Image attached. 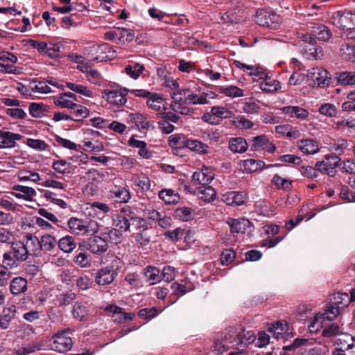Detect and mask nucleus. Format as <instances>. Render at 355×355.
I'll return each mask as SVG.
<instances>
[{"label": "nucleus", "mask_w": 355, "mask_h": 355, "mask_svg": "<svg viewBox=\"0 0 355 355\" xmlns=\"http://www.w3.org/2000/svg\"><path fill=\"white\" fill-rule=\"evenodd\" d=\"M239 326L226 329L218 334L214 342L215 349L220 354L230 349H239Z\"/></svg>", "instance_id": "nucleus-1"}, {"label": "nucleus", "mask_w": 355, "mask_h": 355, "mask_svg": "<svg viewBox=\"0 0 355 355\" xmlns=\"http://www.w3.org/2000/svg\"><path fill=\"white\" fill-rule=\"evenodd\" d=\"M171 97L173 102L171 104V108L175 112L182 115H191L193 113V109L188 107L187 88L178 89L171 93Z\"/></svg>", "instance_id": "nucleus-2"}, {"label": "nucleus", "mask_w": 355, "mask_h": 355, "mask_svg": "<svg viewBox=\"0 0 355 355\" xmlns=\"http://www.w3.org/2000/svg\"><path fill=\"white\" fill-rule=\"evenodd\" d=\"M78 248L81 250H89L95 254H102L107 250L108 243L105 239L94 235L87 240H84L78 243Z\"/></svg>", "instance_id": "nucleus-3"}, {"label": "nucleus", "mask_w": 355, "mask_h": 355, "mask_svg": "<svg viewBox=\"0 0 355 355\" xmlns=\"http://www.w3.org/2000/svg\"><path fill=\"white\" fill-rule=\"evenodd\" d=\"M331 21L341 29H352L355 27V14L347 10L336 11L332 14Z\"/></svg>", "instance_id": "nucleus-4"}, {"label": "nucleus", "mask_w": 355, "mask_h": 355, "mask_svg": "<svg viewBox=\"0 0 355 355\" xmlns=\"http://www.w3.org/2000/svg\"><path fill=\"white\" fill-rule=\"evenodd\" d=\"M254 20L259 26L274 29L277 27L281 18L272 11L261 9L257 11Z\"/></svg>", "instance_id": "nucleus-5"}, {"label": "nucleus", "mask_w": 355, "mask_h": 355, "mask_svg": "<svg viewBox=\"0 0 355 355\" xmlns=\"http://www.w3.org/2000/svg\"><path fill=\"white\" fill-rule=\"evenodd\" d=\"M340 162L341 159L337 155H326L324 160L315 164V166L320 172L333 177L336 172L335 168Z\"/></svg>", "instance_id": "nucleus-6"}, {"label": "nucleus", "mask_w": 355, "mask_h": 355, "mask_svg": "<svg viewBox=\"0 0 355 355\" xmlns=\"http://www.w3.org/2000/svg\"><path fill=\"white\" fill-rule=\"evenodd\" d=\"M116 275L114 266H107L96 272L95 282L100 286H105L113 282Z\"/></svg>", "instance_id": "nucleus-7"}, {"label": "nucleus", "mask_w": 355, "mask_h": 355, "mask_svg": "<svg viewBox=\"0 0 355 355\" xmlns=\"http://www.w3.org/2000/svg\"><path fill=\"white\" fill-rule=\"evenodd\" d=\"M328 74L327 70L315 67L308 71L307 77L309 80L312 81L313 84L323 87L329 84L330 79L328 78Z\"/></svg>", "instance_id": "nucleus-8"}, {"label": "nucleus", "mask_w": 355, "mask_h": 355, "mask_svg": "<svg viewBox=\"0 0 355 355\" xmlns=\"http://www.w3.org/2000/svg\"><path fill=\"white\" fill-rule=\"evenodd\" d=\"M22 247L20 244H12V250L3 255V263L10 268H14L22 262Z\"/></svg>", "instance_id": "nucleus-9"}, {"label": "nucleus", "mask_w": 355, "mask_h": 355, "mask_svg": "<svg viewBox=\"0 0 355 355\" xmlns=\"http://www.w3.org/2000/svg\"><path fill=\"white\" fill-rule=\"evenodd\" d=\"M71 346L72 340L65 335V332L57 334L54 340L51 344V349L58 352H67L71 348Z\"/></svg>", "instance_id": "nucleus-10"}, {"label": "nucleus", "mask_w": 355, "mask_h": 355, "mask_svg": "<svg viewBox=\"0 0 355 355\" xmlns=\"http://www.w3.org/2000/svg\"><path fill=\"white\" fill-rule=\"evenodd\" d=\"M268 331L277 340H286L289 336L288 323L284 320L270 324L268 327Z\"/></svg>", "instance_id": "nucleus-11"}, {"label": "nucleus", "mask_w": 355, "mask_h": 355, "mask_svg": "<svg viewBox=\"0 0 355 355\" xmlns=\"http://www.w3.org/2000/svg\"><path fill=\"white\" fill-rule=\"evenodd\" d=\"M91 224H92V222L87 223L76 218H71L68 221L69 229L76 235H84L89 233L90 231L95 232L96 230H90L89 225Z\"/></svg>", "instance_id": "nucleus-12"}, {"label": "nucleus", "mask_w": 355, "mask_h": 355, "mask_svg": "<svg viewBox=\"0 0 355 355\" xmlns=\"http://www.w3.org/2000/svg\"><path fill=\"white\" fill-rule=\"evenodd\" d=\"M127 92L128 90L126 89L121 90L120 92L114 90H104L103 92V98L111 103L121 106L124 105L127 101L125 98Z\"/></svg>", "instance_id": "nucleus-13"}, {"label": "nucleus", "mask_w": 355, "mask_h": 355, "mask_svg": "<svg viewBox=\"0 0 355 355\" xmlns=\"http://www.w3.org/2000/svg\"><path fill=\"white\" fill-rule=\"evenodd\" d=\"M214 178V173L207 168H202L200 171H196L193 174L192 180L196 185L201 187L208 185Z\"/></svg>", "instance_id": "nucleus-14"}, {"label": "nucleus", "mask_w": 355, "mask_h": 355, "mask_svg": "<svg viewBox=\"0 0 355 355\" xmlns=\"http://www.w3.org/2000/svg\"><path fill=\"white\" fill-rule=\"evenodd\" d=\"M232 233H245L252 226L251 222L245 218H230L227 221Z\"/></svg>", "instance_id": "nucleus-15"}, {"label": "nucleus", "mask_w": 355, "mask_h": 355, "mask_svg": "<svg viewBox=\"0 0 355 355\" xmlns=\"http://www.w3.org/2000/svg\"><path fill=\"white\" fill-rule=\"evenodd\" d=\"M30 90L40 94H49L52 92L51 87L46 85V83L42 81H33L29 83L28 85H24V96L31 95Z\"/></svg>", "instance_id": "nucleus-16"}, {"label": "nucleus", "mask_w": 355, "mask_h": 355, "mask_svg": "<svg viewBox=\"0 0 355 355\" xmlns=\"http://www.w3.org/2000/svg\"><path fill=\"white\" fill-rule=\"evenodd\" d=\"M25 254L34 255L41 250L40 240L35 236L28 234L26 236V243H24Z\"/></svg>", "instance_id": "nucleus-17"}, {"label": "nucleus", "mask_w": 355, "mask_h": 355, "mask_svg": "<svg viewBox=\"0 0 355 355\" xmlns=\"http://www.w3.org/2000/svg\"><path fill=\"white\" fill-rule=\"evenodd\" d=\"M21 138L19 134H15L8 131H0V147L11 148L15 144L17 140Z\"/></svg>", "instance_id": "nucleus-18"}, {"label": "nucleus", "mask_w": 355, "mask_h": 355, "mask_svg": "<svg viewBox=\"0 0 355 355\" xmlns=\"http://www.w3.org/2000/svg\"><path fill=\"white\" fill-rule=\"evenodd\" d=\"M335 343L340 346V349L347 350L355 346V337L343 332H340L335 339Z\"/></svg>", "instance_id": "nucleus-19"}, {"label": "nucleus", "mask_w": 355, "mask_h": 355, "mask_svg": "<svg viewBox=\"0 0 355 355\" xmlns=\"http://www.w3.org/2000/svg\"><path fill=\"white\" fill-rule=\"evenodd\" d=\"M281 110L284 114L288 116L295 117L299 119H305L309 116V112L299 106H285Z\"/></svg>", "instance_id": "nucleus-20"}, {"label": "nucleus", "mask_w": 355, "mask_h": 355, "mask_svg": "<svg viewBox=\"0 0 355 355\" xmlns=\"http://www.w3.org/2000/svg\"><path fill=\"white\" fill-rule=\"evenodd\" d=\"M123 214L117 216L114 220L116 227L120 230L127 232L130 230V208H123L121 210Z\"/></svg>", "instance_id": "nucleus-21"}, {"label": "nucleus", "mask_w": 355, "mask_h": 355, "mask_svg": "<svg viewBox=\"0 0 355 355\" xmlns=\"http://www.w3.org/2000/svg\"><path fill=\"white\" fill-rule=\"evenodd\" d=\"M352 299H351V295L347 293H337L332 295L330 302H332L333 304L340 308L343 310L345 307H347L351 302H352Z\"/></svg>", "instance_id": "nucleus-22"}, {"label": "nucleus", "mask_w": 355, "mask_h": 355, "mask_svg": "<svg viewBox=\"0 0 355 355\" xmlns=\"http://www.w3.org/2000/svg\"><path fill=\"white\" fill-rule=\"evenodd\" d=\"M298 148L306 154H315L319 151L318 143L313 139H302L298 142Z\"/></svg>", "instance_id": "nucleus-23"}, {"label": "nucleus", "mask_w": 355, "mask_h": 355, "mask_svg": "<svg viewBox=\"0 0 355 355\" xmlns=\"http://www.w3.org/2000/svg\"><path fill=\"white\" fill-rule=\"evenodd\" d=\"M298 37L304 42V49L309 51L311 55L317 53L318 49L315 46L316 40L314 37L309 33H300Z\"/></svg>", "instance_id": "nucleus-24"}, {"label": "nucleus", "mask_w": 355, "mask_h": 355, "mask_svg": "<svg viewBox=\"0 0 355 355\" xmlns=\"http://www.w3.org/2000/svg\"><path fill=\"white\" fill-rule=\"evenodd\" d=\"M340 54L344 60L355 62V44L349 42L342 44Z\"/></svg>", "instance_id": "nucleus-25"}, {"label": "nucleus", "mask_w": 355, "mask_h": 355, "mask_svg": "<svg viewBox=\"0 0 355 355\" xmlns=\"http://www.w3.org/2000/svg\"><path fill=\"white\" fill-rule=\"evenodd\" d=\"M246 141L241 137L232 138L229 141V148L234 153H241L248 148Z\"/></svg>", "instance_id": "nucleus-26"}, {"label": "nucleus", "mask_w": 355, "mask_h": 355, "mask_svg": "<svg viewBox=\"0 0 355 355\" xmlns=\"http://www.w3.org/2000/svg\"><path fill=\"white\" fill-rule=\"evenodd\" d=\"M130 227L133 226L137 230H149L150 224L143 218L137 216V214L130 209Z\"/></svg>", "instance_id": "nucleus-27"}, {"label": "nucleus", "mask_w": 355, "mask_h": 355, "mask_svg": "<svg viewBox=\"0 0 355 355\" xmlns=\"http://www.w3.org/2000/svg\"><path fill=\"white\" fill-rule=\"evenodd\" d=\"M59 248L66 253L71 252L76 247V243L73 237L66 236L58 241Z\"/></svg>", "instance_id": "nucleus-28"}, {"label": "nucleus", "mask_w": 355, "mask_h": 355, "mask_svg": "<svg viewBox=\"0 0 355 355\" xmlns=\"http://www.w3.org/2000/svg\"><path fill=\"white\" fill-rule=\"evenodd\" d=\"M112 197L119 202H127L130 199V193L125 187H114L110 190Z\"/></svg>", "instance_id": "nucleus-29"}, {"label": "nucleus", "mask_w": 355, "mask_h": 355, "mask_svg": "<svg viewBox=\"0 0 355 355\" xmlns=\"http://www.w3.org/2000/svg\"><path fill=\"white\" fill-rule=\"evenodd\" d=\"M159 197L166 204H176L180 200V196L171 189H162L159 193Z\"/></svg>", "instance_id": "nucleus-30"}, {"label": "nucleus", "mask_w": 355, "mask_h": 355, "mask_svg": "<svg viewBox=\"0 0 355 355\" xmlns=\"http://www.w3.org/2000/svg\"><path fill=\"white\" fill-rule=\"evenodd\" d=\"M174 216L176 218L182 221H189L194 218V211L187 207L178 208L174 212Z\"/></svg>", "instance_id": "nucleus-31"}, {"label": "nucleus", "mask_w": 355, "mask_h": 355, "mask_svg": "<svg viewBox=\"0 0 355 355\" xmlns=\"http://www.w3.org/2000/svg\"><path fill=\"white\" fill-rule=\"evenodd\" d=\"M187 104L189 105H204L207 103L206 96L198 95L193 92L190 88H187Z\"/></svg>", "instance_id": "nucleus-32"}, {"label": "nucleus", "mask_w": 355, "mask_h": 355, "mask_svg": "<svg viewBox=\"0 0 355 355\" xmlns=\"http://www.w3.org/2000/svg\"><path fill=\"white\" fill-rule=\"evenodd\" d=\"M313 34L315 37L318 38V40L323 42L328 41L331 37V31L324 25L314 27Z\"/></svg>", "instance_id": "nucleus-33"}, {"label": "nucleus", "mask_w": 355, "mask_h": 355, "mask_svg": "<svg viewBox=\"0 0 355 355\" xmlns=\"http://www.w3.org/2000/svg\"><path fill=\"white\" fill-rule=\"evenodd\" d=\"M341 309L335 306L330 302L329 304L327 306L324 313L321 314L320 318L322 320H332L335 319L340 313Z\"/></svg>", "instance_id": "nucleus-34"}, {"label": "nucleus", "mask_w": 355, "mask_h": 355, "mask_svg": "<svg viewBox=\"0 0 355 355\" xmlns=\"http://www.w3.org/2000/svg\"><path fill=\"white\" fill-rule=\"evenodd\" d=\"M200 198L207 202H211L216 198V192L215 189L210 186H204L199 187Z\"/></svg>", "instance_id": "nucleus-35"}, {"label": "nucleus", "mask_w": 355, "mask_h": 355, "mask_svg": "<svg viewBox=\"0 0 355 355\" xmlns=\"http://www.w3.org/2000/svg\"><path fill=\"white\" fill-rule=\"evenodd\" d=\"M58 243L55 237L50 234L44 235L40 241V245H41V250L44 251H51L55 248Z\"/></svg>", "instance_id": "nucleus-36"}, {"label": "nucleus", "mask_w": 355, "mask_h": 355, "mask_svg": "<svg viewBox=\"0 0 355 355\" xmlns=\"http://www.w3.org/2000/svg\"><path fill=\"white\" fill-rule=\"evenodd\" d=\"M239 329L240 332L239 340L241 342L240 343H239V348L248 345L249 344L252 343L255 339V337L252 331H247L245 333L241 326H239Z\"/></svg>", "instance_id": "nucleus-37"}, {"label": "nucleus", "mask_w": 355, "mask_h": 355, "mask_svg": "<svg viewBox=\"0 0 355 355\" xmlns=\"http://www.w3.org/2000/svg\"><path fill=\"white\" fill-rule=\"evenodd\" d=\"M135 37L132 30L125 28H118V43L124 44L125 42H130Z\"/></svg>", "instance_id": "nucleus-38"}, {"label": "nucleus", "mask_w": 355, "mask_h": 355, "mask_svg": "<svg viewBox=\"0 0 355 355\" xmlns=\"http://www.w3.org/2000/svg\"><path fill=\"white\" fill-rule=\"evenodd\" d=\"M29 113L35 118H40L46 112V105L40 103H31L29 105Z\"/></svg>", "instance_id": "nucleus-39"}, {"label": "nucleus", "mask_w": 355, "mask_h": 355, "mask_svg": "<svg viewBox=\"0 0 355 355\" xmlns=\"http://www.w3.org/2000/svg\"><path fill=\"white\" fill-rule=\"evenodd\" d=\"M260 88L262 91L266 92H273L280 88L279 81L266 78L264 81L260 84Z\"/></svg>", "instance_id": "nucleus-40"}, {"label": "nucleus", "mask_w": 355, "mask_h": 355, "mask_svg": "<svg viewBox=\"0 0 355 355\" xmlns=\"http://www.w3.org/2000/svg\"><path fill=\"white\" fill-rule=\"evenodd\" d=\"M130 119L139 129L146 130L149 127V122L146 118L140 113L130 114Z\"/></svg>", "instance_id": "nucleus-41"}, {"label": "nucleus", "mask_w": 355, "mask_h": 355, "mask_svg": "<svg viewBox=\"0 0 355 355\" xmlns=\"http://www.w3.org/2000/svg\"><path fill=\"white\" fill-rule=\"evenodd\" d=\"M219 92L229 97H241L244 96L243 90L236 86L231 85L225 87H220Z\"/></svg>", "instance_id": "nucleus-42"}, {"label": "nucleus", "mask_w": 355, "mask_h": 355, "mask_svg": "<svg viewBox=\"0 0 355 355\" xmlns=\"http://www.w3.org/2000/svg\"><path fill=\"white\" fill-rule=\"evenodd\" d=\"M147 105L155 110H160L163 107V101L161 95L152 93L147 99Z\"/></svg>", "instance_id": "nucleus-43"}, {"label": "nucleus", "mask_w": 355, "mask_h": 355, "mask_svg": "<svg viewBox=\"0 0 355 355\" xmlns=\"http://www.w3.org/2000/svg\"><path fill=\"white\" fill-rule=\"evenodd\" d=\"M159 270L155 267L147 266L145 269V277L150 282V284H155L160 281Z\"/></svg>", "instance_id": "nucleus-44"}, {"label": "nucleus", "mask_w": 355, "mask_h": 355, "mask_svg": "<svg viewBox=\"0 0 355 355\" xmlns=\"http://www.w3.org/2000/svg\"><path fill=\"white\" fill-rule=\"evenodd\" d=\"M108 174L103 173V171H98L96 169H89L85 173V178L89 180H93L96 182L105 181L107 179Z\"/></svg>", "instance_id": "nucleus-45"}, {"label": "nucleus", "mask_w": 355, "mask_h": 355, "mask_svg": "<svg viewBox=\"0 0 355 355\" xmlns=\"http://www.w3.org/2000/svg\"><path fill=\"white\" fill-rule=\"evenodd\" d=\"M211 113H212L216 118L230 119L232 116V112L225 107H212Z\"/></svg>", "instance_id": "nucleus-46"}, {"label": "nucleus", "mask_w": 355, "mask_h": 355, "mask_svg": "<svg viewBox=\"0 0 355 355\" xmlns=\"http://www.w3.org/2000/svg\"><path fill=\"white\" fill-rule=\"evenodd\" d=\"M144 64L135 63L133 66L128 65L125 69V73L134 79H137L140 73L144 70Z\"/></svg>", "instance_id": "nucleus-47"}, {"label": "nucleus", "mask_w": 355, "mask_h": 355, "mask_svg": "<svg viewBox=\"0 0 355 355\" xmlns=\"http://www.w3.org/2000/svg\"><path fill=\"white\" fill-rule=\"evenodd\" d=\"M32 47L33 49H37L39 52L45 53L47 49V44L45 42H38L31 39L24 40V48Z\"/></svg>", "instance_id": "nucleus-48"}, {"label": "nucleus", "mask_w": 355, "mask_h": 355, "mask_svg": "<svg viewBox=\"0 0 355 355\" xmlns=\"http://www.w3.org/2000/svg\"><path fill=\"white\" fill-rule=\"evenodd\" d=\"M67 87L78 94H80L83 96L90 97L92 96V92L85 86H83L82 85L76 84L73 83H67Z\"/></svg>", "instance_id": "nucleus-49"}, {"label": "nucleus", "mask_w": 355, "mask_h": 355, "mask_svg": "<svg viewBox=\"0 0 355 355\" xmlns=\"http://www.w3.org/2000/svg\"><path fill=\"white\" fill-rule=\"evenodd\" d=\"M341 331L336 323L327 324L322 331V335L325 337H335V339L340 334Z\"/></svg>", "instance_id": "nucleus-50"}, {"label": "nucleus", "mask_w": 355, "mask_h": 355, "mask_svg": "<svg viewBox=\"0 0 355 355\" xmlns=\"http://www.w3.org/2000/svg\"><path fill=\"white\" fill-rule=\"evenodd\" d=\"M338 81L341 85H355V73L344 71L339 74Z\"/></svg>", "instance_id": "nucleus-51"}, {"label": "nucleus", "mask_w": 355, "mask_h": 355, "mask_svg": "<svg viewBox=\"0 0 355 355\" xmlns=\"http://www.w3.org/2000/svg\"><path fill=\"white\" fill-rule=\"evenodd\" d=\"M73 315L74 318L76 320L81 321L83 320L88 314V311L87 308L78 303H76L73 306Z\"/></svg>", "instance_id": "nucleus-52"}, {"label": "nucleus", "mask_w": 355, "mask_h": 355, "mask_svg": "<svg viewBox=\"0 0 355 355\" xmlns=\"http://www.w3.org/2000/svg\"><path fill=\"white\" fill-rule=\"evenodd\" d=\"M244 166L245 170L254 172L263 168L265 166V164L261 160L247 159L245 161Z\"/></svg>", "instance_id": "nucleus-53"}, {"label": "nucleus", "mask_w": 355, "mask_h": 355, "mask_svg": "<svg viewBox=\"0 0 355 355\" xmlns=\"http://www.w3.org/2000/svg\"><path fill=\"white\" fill-rule=\"evenodd\" d=\"M319 112L321 114L329 117H334L337 114L335 105L331 103L322 104L319 108Z\"/></svg>", "instance_id": "nucleus-54"}, {"label": "nucleus", "mask_w": 355, "mask_h": 355, "mask_svg": "<svg viewBox=\"0 0 355 355\" xmlns=\"http://www.w3.org/2000/svg\"><path fill=\"white\" fill-rule=\"evenodd\" d=\"M308 340L306 339H301V338H296L293 341V343L291 345L284 346L283 347V349L285 351L282 355H293V353H291V352L297 347L303 345L304 343H307Z\"/></svg>", "instance_id": "nucleus-55"}, {"label": "nucleus", "mask_w": 355, "mask_h": 355, "mask_svg": "<svg viewBox=\"0 0 355 355\" xmlns=\"http://www.w3.org/2000/svg\"><path fill=\"white\" fill-rule=\"evenodd\" d=\"M65 96L61 94L57 99H55L54 103L55 105L63 108H69L75 110L76 103H73L71 101L64 98Z\"/></svg>", "instance_id": "nucleus-56"}, {"label": "nucleus", "mask_w": 355, "mask_h": 355, "mask_svg": "<svg viewBox=\"0 0 355 355\" xmlns=\"http://www.w3.org/2000/svg\"><path fill=\"white\" fill-rule=\"evenodd\" d=\"M187 146L192 150L202 153H207V146L202 142L197 140H187Z\"/></svg>", "instance_id": "nucleus-57"}, {"label": "nucleus", "mask_w": 355, "mask_h": 355, "mask_svg": "<svg viewBox=\"0 0 355 355\" xmlns=\"http://www.w3.org/2000/svg\"><path fill=\"white\" fill-rule=\"evenodd\" d=\"M151 234L150 229L149 230H141L140 232L137 234L136 241L141 245H146L150 241Z\"/></svg>", "instance_id": "nucleus-58"}, {"label": "nucleus", "mask_w": 355, "mask_h": 355, "mask_svg": "<svg viewBox=\"0 0 355 355\" xmlns=\"http://www.w3.org/2000/svg\"><path fill=\"white\" fill-rule=\"evenodd\" d=\"M73 110V113L76 116V119H73V121H80L82 119H85L89 115V110L81 105L76 104V109Z\"/></svg>", "instance_id": "nucleus-59"}, {"label": "nucleus", "mask_w": 355, "mask_h": 355, "mask_svg": "<svg viewBox=\"0 0 355 355\" xmlns=\"http://www.w3.org/2000/svg\"><path fill=\"white\" fill-rule=\"evenodd\" d=\"M10 289L15 295H19L22 293V277L15 278L10 284Z\"/></svg>", "instance_id": "nucleus-60"}, {"label": "nucleus", "mask_w": 355, "mask_h": 355, "mask_svg": "<svg viewBox=\"0 0 355 355\" xmlns=\"http://www.w3.org/2000/svg\"><path fill=\"white\" fill-rule=\"evenodd\" d=\"M236 257V252L231 249L225 250L220 256V261L223 265L232 263Z\"/></svg>", "instance_id": "nucleus-61"}, {"label": "nucleus", "mask_w": 355, "mask_h": 355, "mask_svg": "<svg viewBox=\"0 0 355 355\" xmlns=\"http://www.w3.org/2000/svg\"><path fill=\"white\" fill-rule=\"evenodd\" d=\"M74 261L82 268H87L91 265V260L89 256L85 252H80L76 255Z\"/></svg>", "instance_id": "nucleus-62"}, {"label": "nucleus", "mask_w": 355, "mask_h": 355, "mask_svg": "<svg viewBox=\"0 0 355 355\" xmlns=\"http://www.w3.org/2000/svg\"><path fill=\"white\" fill-rule=\"evenodd\" d=\"M138 315L144 319H151L158 315V310L156 307L142 309L139 311Z\"/></svg>", "instance_id": "nucleus-63"}, {"label": "nucleus", "mask_w": 355, "mask_h": 355, "mask_svg": "<svg viewBox=\"0 0 355 355\" xmlns=\"http://www.w3.org/2000/svg\"><path fill=\"white\" fill-rule=\"evenodd\" d=\"M236 127L241 129H250L253 126V123L244 116H239L234 121Z\"/></svg>", "instance_id": "nucleus-64"}]
</instances>
